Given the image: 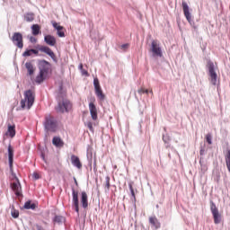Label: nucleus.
Here are the masks:
<instances>
[{"label":"nucleus","instance_id":"f257e3e1","mask_svg":"<svg viewBox=\"0 0 230 230\" xmlns=\"http://www.w3.org/2000/svg\"><path fill=\"white\" fill-rule=\"evenodd\" d=\"M8 157H9V166L10 170L12 172L13 176V182L11 183V188L13 191L14 192V195L16 197H22V187L21 186V181H19V178H17V175H15V172H13V147H12V145L8 146Z\"/></svg>","mask_w":230,"mask_h":230},{"label":"nucleus","instance_id":"2f4dec72","mask_svg":"<svg viewBox=\"0 0 230 230\" xmlns=\"http://www.w3.org/2000/svg\"><path fill=\"white\" fill-rule=\"evenodd\" d=\"M11 215H12L13 218H19V210L13 208L11 211Z\"/></svg>","mask_w":230,"mask_h":230},{"label":"nucleus","instance_id":"423d86ee","mask_svg":"<svg viewBox=\"0 0 230 230\" xmlns=\"http://www.w3.org/2000/svg\"><path fill=\"white\" fill-rule=\"evenodd\" d=\"M93 87L95 90V94L99 100H105V94L103 93V91L102 90V86L100 85V80H98V77H95L93 79Z\"/></svg>","mask_w":230,"mask_h":230},{"label":"nucleus","instance_id":"e433bc0d","mask_svg":"<svg viewBox=\"0 0 230 230\" xmlns=\"http://www.w3.org/2000/svg\"><path fill=\"white\" fill-rule=\"evenodd\" d=\"M121 49H128V44L121 45Z\"/></svg>","mask_w":230,"mask_h":230},{"label":"nucleus","instance_id":"20e7f679","mask_svg":"<svg viewBox=\"0 0 230 230\" xmlns=\"http://www.w3.org/2000/svg\"><path fill=\"white\" fill-rule=\"evenodd\" d=\"M73 109V104L69 100H63L61 102H58V106L56 107L57 112H60L64 114V112H69Z\"/></svg>","mask_w":230,"mask_h":230},{"label":"nucleus","instance_id":"7ed1b4c3","mask_svg":"<svg viewBox=\"0 0 230 230\" xmlns=\"http://www.w3.org/2000/svg\"><path fill=\"white\" fill-rule=\"evenodd\" d=\"M44 127L47 132H55L57 129V120H55V118L51 115L46 116Z\"/></svg>","mask_w":230,"mask_h":230},{"label":"nucleus","instance_id":"f8f14e48","mask_svg":"<svg viewBox=\"0 0 230 230\" xmlns=\"http://www.w3.org/2000/svg\"><path fill=\"white\" fill-rule=\"evenodd\" d=\"M181 5L184 16L186 17L188 22H191V13H190V6H188V4L186 2H182Z\"/></svg>","mask_w":230,"mask_h":230},{"label":"nucleus","instance_id":"393cba45","mask_svg":"<svg viewBox=\"0 0 230 230\" xmlns=\"http://www.w3.org/2000/svg\"><path fill=\"white\" fill-rule=\"evenodd\" d=\"M24 208L25 209H36L37 208V204L31 203V201H27L24 204Z\"/></svg>","mask_w":230,"mask_h":230},{"label":"nucleus","instance_id":"c9c22d12","mask_svg":"<svg viewBox=\"0 0 230 230\" xmlns=\"http://www.w3.org/2000/svg\"><path fill=\"white\" fill-rule=\"evenodd\" d=\"M32 177L33 179H35V181H38V179H40V175L38 172H33Z\"/></svg>","mask_w":230,"mask_h":230},{"label":"nucleus","instance_id":"7c9ffc66","mask_svg":"<svg viewBox=\"0 0 230 230\" xmlns=\"http://www.w3.org/2000/svg\"><path fill=\"white\" fill-rule=\"evenodd\" d=\"M212 139H213V137L211 136V134L208 133L206 135V141L207 143H208V145H213Z\"/></svg>","mask_w":230,"mask_h":230},{"label":"nucleus","instance_id":"4be33fe9","mask_svg":"<svg viewBox=\"0 0 230 230\" xmlns=\"http://www.w3.org/2000/svg\"><path fill=\"white\" fill-rule=\"evenodd\" d=\"M6 136L15 137V125L8 124Z\"/></svg>","mask_w":230,"mask_h":230},{"label":"nucleus","instance_id":"39448f33","mask_svg":"<svg viewBox=\"0 0 230 230\" xmlns=\"http://www.w3.org/2000/svg\"><path fill=\"white\" fill-rule=\"evenodd\" d=\"M209 81L212 85H217V72H215V64L213 62L208 63Z\"/></svg>","mask_w":230,"mask_h":230},{"label":"nucleus","instance_id":"6ab92c4d","mask_svg":"<svg viewBox=\"0 0 230 230\" xmlns=\"http://www.w3.org/2000/svg\"><path fill=\"white\" fill-rule=\"evenodd\" d=\"M52 145L57 148H62L64 146V140L60 137H54L52 139Z\"/></svg>","mask_w":230,"mask_h":230},{"label":"nucleus","instance_id":"2eb2a0df","mask_svg":"<svg viewBox=\"0 0 230 230\" xmlns=\"http://www.w3.org/2000/svg\"><path fill=\"white\" fill-rule=\"evenodd\" d=\"M44 40L46 42V44H48V46H57V38H55V36L53 35H46L44 37Z\"/></svg>","mask_w":230,"mask_h":230},{"label":"nucleus","instance_id":"f03ea898","mask_svg":"<svg viewBox=\"0 0 230 230\" xmlns=\"http://www.w3.org/2000/svg\"><path fill=\"white\" fill-rule=\"evenodd\" d=\"M23 96L24 98L20 102L21 108L23 110L27 108L30 111L33 107V103H35V89L26 90Z\"/></svg>","mask_w":230,"mask_h":230},{"label":"nucleus","instance_id":"1a4fd4ad","mask_svg":"<svg viewBox=\"0 0 230 230\" xmlns=\"http://www.w3.org/2000/svg\"><path fill=\"white\" fill-rule=\"evenodd\" d=\"M95 102H96V99L93 98L92 101L89 102V111H90L91 118L92 119H93V121H96V119H98V109L94 104Z\"/></svg>","mask_w":230,"mask_h":230},{"label":"nucleus","instance_id":"473e14b6","mask_svg":"<svg viewBox=\"0 0 230 230\" xmlns=\"http://www.w3.org/2000/svg\"><path fill=\"white\" fill-rule=\"evenodd\" d=\"M86 127L89 128V130H90L91 132H94V128L93 127V122L88 121V122L86 123Z\"/></svg>","mask_w":230,"mask_h":230},{"label":"nucleus","instance_id":"9d476101","mask_svg":"<svg viewBox=\"0 0 230 230\" xmlns=\"http://www.w3.org/2000/svg\"><path fill=\"white\" fill-rule=\"evenodd\" d=\"M72 204L76 213H80V202L78 200V191L72 189Z\"/></svg>","mask_w":230,"mask_h":230},{"label":"nucleus","instance_id":"b1692460","mask_svg":"<svg viewBox=\"0 0 230 230\" xmlns=\"http://www.w3.org/2000/svg\"><path fill=\"white\" fill-rule=\"evenodd\" d=\"M46 75L48 74L40 71V74L36 76V84H42V82H44V78H46Z\"/></svg>","mask_w":230,"mask_h":230},{"label":"nucleus","instance_id":"58836bf2","mask_svg":"<svg viewBox=\"0 0 230 230\" xmlns=\"http://www.w3.org/2000/svg\"><path fill=\"white\" fill-rule=\"evenodd\" d=\"M75 183L77 185L78 181H76V179L75 178Z\"/></svg>","mask_w":230,"mask_h":230},{"label":"nucleus","instance_id":"a878e982","mask_svg":"<svg viewBox=\"0 0 230 230\" xmlns=\"http://www.w3.org/2000/svg\"><path fill=\"white\" fill-rule=\"evenodd\" d=\"M31 30L32 35H39V33H40V26H39V24H33Z\"/></svg>","mask_w":230,"mask_h":230},{"label":"nucleus","instance_id":"4468645a","mask_svg":"<svg viewBox=\"0 0 230 230\" xmlns=\"http://www.w3.org/2000/svg\"><path fill=\"white\" fill-rule=\"evenodd\" d=\"M40 51H41L42 53H46V55H49V57H50V58H52L53 60L57 58L55 52H53V50H51L49 47L42 46L40 48Z\"/></svg>","mask_w":230,"mask_h":230},{"label":"nucleus","instance_id":"c85d7f7f","mask_svg":"<svg viewBox=\"0 0 230 230\" xmlns=\"http://www.w3.org/2000/svg\"><path fill=\"white\" fill-rule=\"evenodd\" d=\"M34 19H35V16L33 15V13H27L25 15V21L27 22H31Z\"/></svg>","mask_w":230,"mask_h":230},{"label":"nucleus","instance_id":"aec40b11","mask_svg":"<svg viewBox=\"0 0 230 230\" xmlns=\"http://www.w3.org/2000/svg\"><path fill=\"white\" fill-rule=\"evenodd\" d=\"M149 223L151 224V226H153V227H155V229L161 228V223L159 222V219H157L155 216L149 217Z\"/></svg>","mask_w":230,"mask_h":230},{"label":"nucleus","instance_id":"f704fd0d","mask_svg":"<svg viewBox=\"0 0 230 230\" xmlns=\"http://www.w3.org/2000/svg\"><path fill=\"white\" fill-rule=\"evenodd\" d=\"M129 190L131 191L133 199H136V193L134 192V187H132V184H129Z\"/></svg>","mask_w":230,"mask_h":230},{"label":"nucleus","instance_id":"ea45409f","mask_svg":"<svg viewBox=\"0 0 230 230\" xmlns=\"http://www.w3.org/2000/svg\"><path fill=\"white\" fill-rule=\"evenodd\" d=\"M151 94H154V92H152V90L150 91Z\"/></svg>","mask_w":230,"mask_h":230},{"label":"nucleus","instance_id":"6e6552de","mask_svg":"<svg viewBox=\"0 0 230 230\" xmlns=\"http://www.w3.org/2000/svg\"><path fill=\"white\" fill-rule=\"evenodd\" d=\"M210 210L213 215L214 223L220 224V222L222 220V216L218 212V208H217V205H215V203H213V202L210 205Z\"/></svg>","mask_w":230,"mask_h":230},{"label":"nucleus","instance_id":"dca6fc26","mask_svg":"<svg viewBox=\"0 0 230 230\" xmlns=\"http://www.w3.org/2000/svg\"><path fill=\"white\" fill-rule=\"evenodd\" d=\"M81 204L84 209H87V208H89V199H88L87 192L85 191H83L81 193Z\"/></svg>","mask_w":230,"mask_h":230},{"label":"nucleus","instance_id":"5701e85b","mask_svg":"<svg viewBox=\"0 0 230 230\" xmlns=\"http://www.w3.org/2000/svg\"><path fill=\"white\" fill-rule=\"evenodd\" d=\"M31 55L39 56V50L35 49H27L23 52L22 57H31Z\"/></svg>","mask_w":230,"mask_h":230},{"label":"nucleus","instance_id":"a211bd4d","mask_svg":"<svg viewBox=\"0 0 230 230\" xmlns=\"http://www.w3.org/2000/svg\"><path fill=\"white\" fill-rule=\"evenodd\" d=\"M52 26L53 28H55V30H57L58 31V35L59 37H66V32H64V27L58 25V23L57 22H52Z\"/></svg>","mask_w":230,"mask_h":230},{"label":"nucleus","instance_id":"cd10ccee","mask_svg":"<svg viewBox=\"0 0 230 230\" xmlns=\"http://www.w3.org/2000/svg\"><path fill=\"white\" fill-rule=\"evenodd\" d=\"M104 188L106 191H109V190H111V177L109 176H106L105 178Z\"/></svg>","mask_w":230,"mask_h":230},{"label":"nucleus","instance_id":"412c9836","mask_svg":"<svg viewBox=\"0 0 230 230\" xmlns=\"http://www.w3.org/2000/svg\"><path fill=\"white\" fill-rule=\"evenodd\" d=\"M25 67L28 71V75L33 76V75L35 74V66H33V64L31 62H26Z\"/></svg>","mask_w":230,"mask_h":230},{"label":"nucleus","instance_id":"0eeeda50","mask_svg":"<svg viewBox=\"0 0 230 230\" xmlns=\"http://www.w3.org/2000/svg\"><path fill=\"white\" fill-rule=\"evenodd\" d=\"M12 40L13 42V45L18 47L20 49H22V48H24L22 34L21 32H14Z\"/></svg>","mask_w":230,"mask_h":230},{"label":"nucleus","instance_id":"c756f323","mask_svg":"<svg viewBox=\"0 0 230 230\" xmlns=\"http://www.w3.org/2000/svg\"><path fill=\"white\" fill-rule=\"evenodd\" d=\"M79 69H80L83 76H89V72H87V70L84 69V65L82 63L79 65Z\"/></svg>","mask_w":230,"mask_h":230},{"label":"nucleus","instance_id":"ddd939ff","mask_svg":"<svg viewBox=\"0 0 230 230\" xmlns=\"http://www.w3.org/2000/svg\"><path fill=\"white\" fill-rule=\"evenodd\" d=\"M39 69L40 72L48 75V72L49 71V62H48L46 60L40 61Z\"/></svg>","mask_w":230,"mask_h":230},{"label":"nucleus","instance_id":"f3484780","mask_svg":"<svg viewBox=\"0 0 230 230\" xmlns=\"http://www.w3.org/2000/svg\"><path fill=\"white\" fill-rule=\"evenodd\" d=\"M71 163L73 166H75L78 170H82V162H80V158L78 156L72 155Z\"/></svg>","mask_w":230,"mask_h":230},{"label":"nucleus","instance_id":"72a5a7b5","mask_svg":"<svg viewBox=\"0 0 230 230\" xmlns=\"http://www.w3.org/2000/svg\"><path fill=\"white\" fill-rule=\"evenodd\" d=\"M138 94H148V90L147 89H145V88H140L138 89L137 91Z\"/></svg>","mask_w":230,"mask_h":230},{"label":"nucleus","instance_id":"4c0bfd02","mask_svg":"<svg viewBox=\"0 0 230 230\" xmlns=\"http://www.w3.org/2000/svg\"><path fill=\"white\" fill-rule=\"evenodd\" d=\"M36 229L37 230H44V228L42 226H40V225L36 226Z\"/></svg>","mask_w":230,"mask_h":230},{"label":"nucleus","instance_id":"bb28decb","mask_svg":"<svg viewBox=\"0 0 230 230\" xmlns=\"http://www.w3.org/2000/svg\"><path fill=\"white\" fill-rule=\"evenodd\" d=\"M64 222V217L62 216H55L53 218V224H62Z\"/></svg>","mask_w":230,"mask_h":230},{"label":"nucleus","instance_id":"9b49d317","mask_svg":"<svg viewBox=\"0 0 230 230\" xmlns=\"http://www.w3.org/2000/svg\"><path fill=\"white\" fill-rule=\"evenodd\" d=\"M151 49L154 55L156 57H163V51L161 50V48L159 47V43L157 40H153L151 43Z\"/></svg>","mask_w":230,"mask_h":230}]
</instances>
